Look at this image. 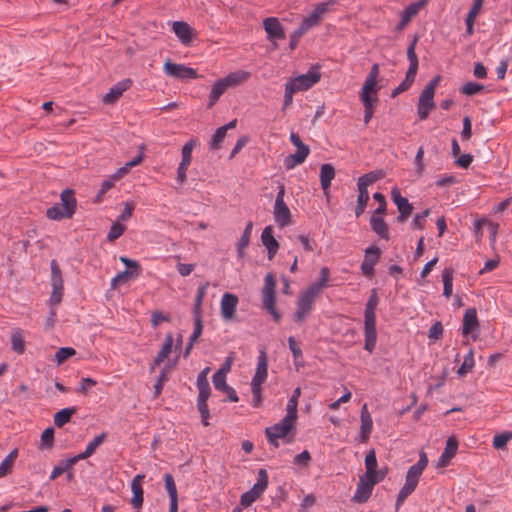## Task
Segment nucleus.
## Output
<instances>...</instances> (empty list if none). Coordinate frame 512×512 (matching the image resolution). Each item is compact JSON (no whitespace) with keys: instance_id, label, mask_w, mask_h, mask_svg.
I'll return each instance as SVG.
<instances>
[{"instance_id":"nucleus-10","label":"nucleus","mask_w":512,"mask_h":512,"mask_svg":"<svg viewBox=\"0 0 512 512\" xmlns=\"http://www.w3.org/2000/svg\"><path fill=\"white\" fill-rule=\"evenodd\" d=\"M428 464V458L425 452H421L419 455V460L416 464L412 465L406 475V485H410L414 489H416L418 485V481L420 476L422 475L424 469Z\"/></svg>"},{"instance_id":"nucleus-50","label":"nucleus","mask_w":512,"mask_h":512,"mask_svg":"<svg viewBox=\"0 0 512 512\" xmlns=\"http://www.w3.org/2000/svg\"><path fill=\"white\" fill-rule=\"evenodd\" d=\"M399 215L397 216L396 220L399 223H404L408 217L412 214L413 206L412 204L406 199L403 201L400 205L397 206Z\"/></svg>"},{"instance_id":"nucleus-63","label":"nucleus","mask_w":512,"mask_h":512,"mask_svg":"<svg viewBox=\"0 0 512 512\" xmlns=\"http://www.w3.org/2000/svg\"><path fill=\"white\" fill-rule=\"evenodd\" d=\"M76 351L75 349L71 347H62L59 348L58 351L55 354V360L58 364H62L65 362L68 358L75 355Z\"/></svg>"},{"instance_id":"nucleus-53","label":"nucleus","mask_w":512,"mask_h":512,"mask_svg":"<svg viewBox=\"0 0 512 512\" xmlns=\"http://www.w3.org/2000/svg\"><path fill=\"white\" fill-rule=\"evenodd\" d=\"M475 365L474 357H473V350L470 349L468 354L465 356L464 361L462 365L457 370V374L459 376H465L468 372H470Z\"/></svg>"},{"instance_id":"nucleus-52","label":"nucleus","mask_w":512,"mask_h":512,"mask_svg":"<svg viewBox=\"0 0 512 512\" xmlns=\"http://www.w3.org/2000/svg\"><path fill=\"white\" fill-rule=\"evenodd\" d=\"M164 482L169 499H178L177 487L173 475L170 473L164 474Z\"/></svg>"},{"instance_id":"nucleus-23","label":"nucleus","mask_w":512,"mask_h":512,"mask_svg":"<svg viewBox=\"0 0 512 512\" xmlns=\"http://www.w3.org/2000/svg\"><path fill=\"white\" fill-rule=\"evenodd\" d=\"M261 241L268 251V259L272 260L278 252L279 243L273 236V228L271 226H267L263 229Z\"/></svg>"},{"instance_id":"nucleus-28","label":"nucleus","mask_w":512,"mask_h":512,"mask_svg":"<svg viewBox=\"0 0 512 512\" xmlns=\"http://www.w3.org/2000/svg\"><path fill=\"white\" fill-rule=\"evenodd\" d=\"M173 335L172 333H168L165 337L164 344L161 349L158 351L157 356L153 360V365L151 366V372L154 371L155 366L160 365L171 353L173 347Z\"/></svg>"},{"instance_id":"nucleus-49","label":"nucleus","mask_w":512,"mask_h":512,"mask_svg":"<svg viewBox=\"0 0 512 512\" xmlns=\"http://www.w3.org/2000/svg\"><path fill=\"white\" fill-rule=\"evenodd\" d=\"M484 89H485V86L483 84L470 81V82L465 83L460 88V92L467 96H473V95L481 93Z\"/></svg>"},{"instance_id":"nucleus-38","label":"nucleus","mask_w":512,"mask_h":512,"mask_svg":"<svg viewBox=\"0 0 512 512\" xmlns=\"http://www.w3.org/2000/svg\"><path fill=\"white\" fill-rule=\"evenodd\" d=\"M78 462L77 458L75 456L61 460L52 470L50 475V480H55L60 475H62L64 472L69 470L73 465H75Z\"/></svg>"},{"instance_id":"nucleus-44","label":"nucleus","mask_w":512,"mask_h":512,"mask_svg":"<svg viewBox=\"0 0 512 512\" xmlns=\"http://www.w3.org/2000/svg\"><path fill=\"white\" fill-rule=\"evenodd\" d=\"M453 269L445 268L442 272V280H443V295L446 298H449L452 295L453 291Z\"/></svg>"},{"instance_id":"nucleus-37","label":"nucleus","mask_w":512,"mask_h":512,"mask_svg":"<svg viewBox=\"0 0 512 512\" xmlns=\"http://www.w3.org/2000/svg\"><path fill=\"white\" fill-rule=\"evenodd\" d=\"M253 229V222L249 221L246 224V227L243 231L242 236L240 237L238 243H237V255L239 258L244 257V250L248 247L250 243L251 233Z\"/></svg>"},{"instance_id":"nucleus-42","label":"nucleus","mask_w":512,"mask_h":512,"mask_svg":"<svg viewBox=\"0 0 512 512\" xmlns=\"http://www.w3.org/2000/svg\"><path fill=\"white\" fill-rule=\"evenodd\" d=\"M383 177L382 171H372L369 173L364 174L358 179L357 186L358 188H363L364 190H368V186L377 182Z\"/></svg>"},{"instance_id":"nucleus-34","label":"nucleus","mask_w":512,"mask_h":512,"mask_svg":"<svg viewBox=\"0 0 512 512\" xmlns=\"http://www.w3.org/2000/svg\"><path fill=\"white\" fill-rule=\"evenodd\" d=\"M335 177V169L331 164H323L320 168V183L323 191L327 194L331 181Z\"/></svg>"},{"instance_id":"nucleus-41","label":"nucleus","mask_w":512,"mask_h":512,"mask_svg":"<svg viewBox=\"0 0 512 512\" xmlns=\"http://www.w3.org/2000/svg\"><path fill=\"white\" fill-rule=\"evenodd\" d=\"M18 456V450H12L0 463V478L11 473L15 460Z\"/></svg>"},{"instance_id":"nucleus-33","label":"nucleus","mask_w":512,"mask_h":512,"mask_svg":"<svg viewBox=\"0 0 512 512\" xmlns=\"http://www.w3.org/2000/svg\"><path fill=\"white\" fill-rule=\"evenodd\" d=\"M330 278V270L328 267L321 268L319 279L312 283L307 290L311 291L314 295L318 296L320 292L328 286Z\"/></svg>"},{"instance_id":"nucleus-54","label":"nucleus","mask_w":512,"mask_h":512,"mask_svg":"<svg viewBox=\"0 0 512 512\" xmlns=\"http://www.w3.org/2000/svg\"><path fill=\"white\" fill-rule=\"evenodd\" d=\"M54 444V429L46 428L41 435L40 449H51Z\"/></svg>"},{"instance_id":"nucleus-48","label":"nucleus","mask_w":512,"mask_h":512,"mask_svg":"<svg viewBox=\"0 0 512 512\" xmlns=\"http://www.w3.org/2000/svg\"><path fill=\"white\" fill-rule=\"evenodd\" d=\"M307 156L308 155L298 152H295L294 154H289L284 159V166L288 170L293 169L297 165L302 164L306 160Z\"/></svg>"},{"instance_id":"nucleus-19","label":"nucleus","mask_w":512,"mask_h":512,"mask_svg":"<svg viewBox=\"0 0 512 512\" xmlns=\"http://www.w3.org/2000/svg\"><path fill=\"white\" fill-rule=\"evenodd\" d=\"M144 478H145V475L138 474L133 478V480L131 482V490L133 492L131 504L137 510V512H139L143 506L144 491L142 488V480Z\"/></svg>"},{"instance_id":"nucleus-18","label":"nucleus","mask_w":512,"mask_h":512,"mask_svg":"<svg viewBox=\"0 0 512 512\" xmlns=\"http://www.w3.org/2000/svg\"><path fill=\"white\" fill-rule=\"evenodd\" d=\"M238 301V297L232 293H225L222 296L220 310L224 320L234 318Z\"/></svg>"},{"instance_id":"nucleus-5","label":"nucleus","mask_w":512,"mask_h":512,"mask_svg":"<svg viewBox=\"0 0 512 512\" xmlns=\"http://www.w3.org/2000/svg\"><path fill=\"white\" fill-rule=\"evenodd\" d=\"M336 2V0H328L326 2L316 4L312 12L302 20L299 27H301L306 33L310 29L317 27L321 23L324 14L329 11Z\"/></svg>"},{"instance_id":"nucleus-22","label":"nucleus","mask_w":512,"mask_h":512,"mask_svg":"<svg viewBox=\"0 0 512 512\" xmlns=\"http://www.w3.org/2000/svg\"><path fill=\"white\" fill-rule=\"evenodd\" d=\"M274 220L279 227H286L291 224V212L287 204L284 202L274 203Z\"/></svg>"},{"instance_id":"nucleus-46","label":"nucleus","mask_w":512,"mask_h":512,"mask_svg":"<svg viewBox=\"0 0 512 512\" xmlns=\"http://www.w3.org/2000/svg\"><path fill=\"white\" fill-rule=\"evenodd\" d=\"M358 191H359V194H358V198H357V205L355 208L356 217H359L364 213L365 208H366L367 203L370 198L368 190H364V187L358 188Z\"/></svg>"},{"instance_id":"nucleus-26","label":"nucleus","mask_w":512,"mask_h":512,"mask_svg":"<svg viewBox=\"0 0 512 512\" xmlns=\"http://www.w3.org/2000/svg\"><path fill=\"white\" fill-rule=\"evenodd\" d=\"M458 450V441L455 437H449L446 442V447L441 456L439 457L437 467H446L450 460L456 455Z\"/></svg>"},{"instance_id":"nucleus-14","label":"nucleus","mask_w":512,"mask_h":512,"mask_svg":"<svg viewBox=\"0 0 512 512\" xmlns=\"http://www.w3.org/2000/svg\"><path fill=\"white\" fill-rule=\"evenodd\" d=\"M132 86V80L130 78H125L115 85H113L107 94H105L102 98V101L105 104H114L119 100L122 94L130 89Z\"/></svg>"},{"instance_id":"nucleus-57","label":"nucleus","mask_w":512,"mask_h":512,"mask_svg":"<svg viewBox=\"0 0 512 512\" xmlns=\"http://www.w3.org/2000/svg\"><path fill=\"white\" fill-rule=\"evenodd\" d=\"M226 132L224 131V128H217L215 133L213 134L209 146L211 150H218L221 147V143L226 137Z\"/></svg>"},{"instance_id":"nucleus-36","label":"nucleus","mask_w":512,"mask_h":512,"mask_svg":"<svg viewBox=\"0 0 512 512\" xmlns=\"http://www.w3.org/2000/svg\"><path fill=\"white\" fill-rule=\"evenodd\" d=\"M227 89L228 87L225 84L224 80L222 78L218 79L212 86L209 95L208 108H212Z\"/></svg>"},{"instance_id":"nucleus-7","label":"nucleus","mask_w":512,"mask_h":512,"mask_svg":"<svg viewBox=\"0 0 512 512\" xmlns=\"http://www.w3.org/2000/svg\"><path fill=\"white\" fill-rule=\"evenodd\" d=\"M316 298L317 296L307 289L301 293L297 300V309L294 314L295 322L303 323L305 321L313 309Z\"/></svg>"},{"instance_id":"nucleus-8","label":"nucleus","mask_w":512,"mask_h":512,"mask_svg":"<svg viewBox=\"0 0 512 512\" xmlns=\"http://www.w3.org/2000/svg\"><path fill=\"white\" fill-rule=\"evenodd\" d=\"M321 75L317 70L310 69L307 73L299 75L287 81L296 92L306 91L320 81Z\"/></svg>"},{"instance_id":"nucleus-4","label":"nucleus","mask_w":512,"mask_h":512,"mask_svg":"<svg viewBox=\"0 0 512 512\" xmlns=\"http://www.w3.org/2000/svg\"><path fill=\"white\" fill-rule=\"evenodd\" d=\"M269 483V477L266 469H259L258 471V479L257 482L253 485V487L243 493L240 497V504L247 508L249 507L253 502H255L267 489Z\"/></svg>"},{"instance_id":"nucleus-58","label":"nucleus","mask_w":512,"mask_h":512,"mask_svg":"<svg viewBox=\"0 0 512 512\" xmlns=\"http://www.w3.org/2000/svg\"><path fill=\"white\" fill-rule=\"evenodd\" d=\"M120 261L127 267L126 270L132 272V278H137L140 275L142 269L137 261L124 256L120 257Z\"/></svg>"},{"instance_id":"nucleus-40","label":"nucleus","mask_w":512,"mask_h":512,"mask_svg":"<svg viewBox=\"0 0 512 512\" xmlns=\"http://www.w3.org/2000/svg\"><path fill=\"white\" fill-rule=\"evenodd\" d=\"M416 74L415 72L407 71L404 80L392 91L391 97L395 98L407 91L413 85Z\"/></svg>"},{"instance_id":"nucleus-13","label":"nucleus","mask_w":512,"mask_h":512,"mask_svg":"<svg viewBox=\"0 0 512 512\" xmlns=\"http://www.w3.org/2000/svg\"><path fill=\"white\" fill-rule=\"evenodd\" d=\"M375 481L366 479L365 476H361L357 484V489L352 497V501L355 503H365L370 498Z\"/></svg>"},{"instance_id":"nucleus-25","label":"nucleus","mask_w":512,"mask_h":512,"mask_svg":"<svg viewBox=\"0 0 512 512\" xmlns=\"http://www.w3.org/2000/svg\"><path fill=\"white\" fill-rule=\"evenodd\" d=\"M378 76H379V65L377 63H375L372 65L370 72L364 81L361 92L378 94V91L381 88L380 86L377 85Z\"/></svg>"},{"instance_id":"nucleus-24","label":"nucleus","mask_w":512,"mask_h":512,"mask_svg":"<svg viewBox=\"0 0 512 512\" xmlns=\"http://www.w3.org/2000/svg\"><path fill=\"white\" fill-rule=\"evenodd\" d=\"M360 100L364 106V123L368 124L373 117L375 104L378 102L377 94L360 92Z\"/></svg>"},{"instance_id":"nucleus-16","label":"nucleus","mask_w":512,"mask_h":512,"mask_svg":"<svg viewBox=\"0 0 512 512\" xmlns=\"http://www.w3.org/2000/svg\"><path fill=\"white\" fill-rule=\"evenodd\" d=\"M434 108V94L422 90L417 104V114L419 119L426 120L429 117L431 110Z\"/></svg>"},{"instance_id":"nucleus-12","label":"nucleus","mask_w":512,"mask_h":512,"mask_svg":"<svg viewBox=\"0 0 512 512\" xmlns=\"http://www.w3.org/2000/svg\"><path fill=\"white\" fill-rule=\"evenodd\" d=\"M381 250L377 246H371L365 250V259L361 264V272L364 276L370 277L374 274V266L378 263Z\"/></svg>"},{"instance_id":"nucleus-1","label":"nucleus","mask_w":512,"mask_h":512,"mask_svg":"<svg viewBox=\"0 0 512 512\" xmlns=\"http://www.w3.org/2000/svg\"><path fill=\"white\" fill-rule=\"evenodd\" d=\"M379 303L377 290L372 289L371 295L365 305L364 312V335L365 344L364 349L369 353H372L376 346L377 331H376V313L375 310Z\"/></svg>"},{"instance_id":"nucleus-11","label":"nucleus","mask_w":512,"mask_h":512,"mask_svg":"<svg viewBox=\"0 0 512 512\" xmlns=\"http://www.w3.org/2000/svg\"><path fill=\"white\" fill-rule=\"evenodd\" d=\"M263 28L269 41L283 40L286 37L284 27L276 17L265 18Z\"/></svg>"},{"instance_id":"nucleus-39","label":"nucleus","mask_w":512,"mask_h":512,"mask_svg":"<svg viewBox=\"0 0 512 512\" xmlns=\"http://www.w3.org/2000/svg\"><path fill=\"white\" fill-rule=\"evenodd\" d=\"M198 140L196 138H191L187 141L181 150L182 160L179 165L189 167L192 161V152L195 146L197 145Z\"/></svg>"},{"instance_id":"nucleus-31","label":"nucleus","mask_w":512,"mask_h":512,"mask_svg":"<svg viewBox=\"0 0 512 512\" xmlns=\"http://www.w3.org/2000/svg\"><path fill=\"white\" fill-rule=\"evenodd\" d=\"M106 438V432H102L101 434L94 437L93 440L87 444L86 449L75 456L77 460L80 461L89 458L95 452V450L106 440Z\"/></svg>"},{"instance_id":"nucleus-43","label":"nucleus","mask_w":512,"mask_h":512,"mask_svg":"<svg viewBox=\"0 0 512 512\" xmlns=\"http://www.w3.org/2000/svg\"><path fill=\"white\" fill-rule=\"evenodd\" d=\"M417 41H418V39H417V37H415L407 48V59L409 61V67H408L407 71H411V72H415V73H417L418 66H419L418 57L415 52Z\"/></svg>"},{"instance_id":"nucleus-32","label":"nucleus","mask_w":512,"mask_h":512,"mask_svg":"<svg viewBox=\"0 0 512 512\" xmlns=\"http://www.w3.org/2000/svg\"><path fill=\"white\" fill-rule=\"evenodd\" d=\"M251 76V73L244 70H237L235 72L229 73L226 77L222 78L227 85L230 87H237L242 83L246 82Z\"/></svg>"},{"instance_id":"nucleus-20","label":"nucleus","mask_w":512,"mask_h":512,"mask_svg":"<svg viewBox=\"0 0 512 512\" xmlns=\"http://www.w3.org/2000/svg\"><path fill=\"white\" fill-rule=\"evenodd\" d=\"M361 426H360V433H359V441L361 443H366L370 437V434L373 429V420L372 417L368 411L367 404H364L361 408Z\"/></svg>"},{"instance_id":"nucleus-59","label":"nucleus","mask_w":512,"mask_h":512,"mask_svg":"<svg viewBox=\"0 0 512 512\" xmlns=\"http://www.w3.org/2000/svg\"><path fill=\"white\" fill-rule=\"evenodd\" d=\"M290 141L297 148L296 152L302 153L305 155H309L310 148L306 144L303 143V141L301 140V138L299 137L298 134H296L295 132H291L290 133Z\"/></svg>"},{"instance_id":"nucleus-51","label":"nucleus","mask_w":512,"mask_h":512,"mask_svg":"<svg viewBox=\"0 0 512 512\" xmlns=\"http://www.w3.org/2000/svg\"><path fill=\"white\" fill-rule=\"evenodd\" d=\"M62 206L59 203H56L49 209H47L46 216L51 220L60 221L62 219H69L70 216L66 215V212L63 211Z\"/></svg>"},{"instance_id":"nucleus-64","label":"nucleus","mask_w":512,"mask_h":512,"mask_svg":"<svg viewBox=\"0 0 512 512\" xmlns=\"http://www.w3.org/2000/svg\"><path fill=\"white\" fill-rule=\"evenodd\" d=\"M510 439H512V432L498 434L493 438V447L496 449H502L507 445Z\"/></svg>"},{"instance_id":"nucleus-17","label":"nucleus","mask_w":512,"mask_h":512,"mask_svg":"<svg viewBox=\"0 0 512 512\" xmlns=\"http://www.w3.org/2000/svg\"><path fill=\"white\" fill-rule=\"evenodd\" d=\"M427 3V0H419L417 2H413L409 4L401 13V19L396 26V30H403L411 21L413 17H415L421 8H423Z\"/></svg>"},{"instance_id":"nucleus-47","label":"nucleus","mask_w":512,"mask_h":512,"mask_svg":"<svg viewBox=\"0 0 512 512\" xmlns=\"http://www.w3.org/2000/svg\"><path fill=\"white\" fill-rule=\"evenodd\" d=\"M11 347L19 355L24 353L25 341L20 330H16L11 334Z\"/></svg>"},{"instance_id":"nucleus-2","label":"nucleus","mask_w":512,"mask_h":512,"mask_svg":"<svg viewBox=\"0 0 512 512\" xmlns=\"http://www.w3.org/2000/svg\"><path fill=\"white\" fill-rule=\"evenodd\" d=\"M262 306L276 323L281 320V313L276 308V280L272 273H268L264 279L262 289Z\"/></svg>"},{"instance_id":"nucleus-61","label":"nucleus","mask_w":512,"mask_h":512,"mask_svg":"<svg viewBox=\"0 0 512 512\" xmlns=\"http://www.w3.org/2000/svg\"><path fill=\"white\" fill-rule=\"evenodd\" d=\"M168 371H169V367L165 366L161 370V372H160V374H159V376H158V378H157V380H156V382L154 384V394H155L156 397L159 396L160 393L162 392L163 384L168 379Z\"/></svg>"},{"instance_id":"nucleus-21","label":"nucleus","mask_w":512,"mask_h":512,"mask_svg":"<svg viewBox=\"0 0 512 512\" xmlns=\"http://www.w3.org/2000/svg\"><path fill=\"white\" fill-rule=\"evenodd\" d=\"M479 330V321L477 311L475 308H468L463 317L462 334L464 336L473 335L474 332Z\"/></svg>"},{"instance_id":"nucleus-3","label":"nucleus","mask_w":512,"mask_h":512,"mask_svg":"<svg viewBox=\"0 0 512 512\" xmlns=\"http://www.w3.org/2000/svg\"><path fill=\"white\" fill-rule=\"evenodd\" d=\"M294 425V423L283 418L273 426L267 427L265 429V435L269 444L278 448L279 439H283L284 443H291L293 441V436H289V433L294 428Z\"/></svg>"},{"instance_id":"nucleus-9","label":"nucleus","mask_w":512,"mask_h":512,"mask_svg":"<svg viewBox=\"0 0 512 512\" xmlns=\"http://www.w3.org/2000/svg\"><path fill=\"white\" fill-rule=\"evenodd\" d=\"M164 71L167 75L177 79H195L198 77L197 71L193 68L187 67L183 64L173 63L166 61L164 63Z\"/></svg>"},{"instance_id":"nucleus-56","label":"nucleus","mask_w":512,"mask_h":512,"mask_svg":"<svg viewBox=\"0 0 512 512\" xmlns=\"http://www.w3.org/2000/svg\"><path fill=\"white\" fill-rule=\"evenodd\" d=\"M212 381H213V385L216 390L221 391L224 388H226V386L228 385L226 383V370H224V369L217 370L212 377Z\"/></svg>"},{"instance_id":"nucleus-29","label":"nucleus","mask_w":512,"mask_h":512,"mask_svg":"<svg viewBox=\"0 0 512 512\" xmlns=\"http://www.w3.org/2000/svg\"><path fill=\"white\" fill-rule=\"evenodd\" d=\"M172 29L181 43L187 45L192 41V28L186 22L175 21Z\"/></svg>"},{"instance_id":"nucleus-45","label":"nucleus","mask_w":512,"mask_h":512,"mask_svg":"<svg viewBox=\"0 0 512 512\" xmlns=\"http://www.w3.org/2000/svg\"><path fill=\"white\" fill-rule=\"evenodd\" d=\"M365 467L366 472L364 474L365 477H373L374 470L377 468V458L375 449H371L367 452L365 456Z\"/></svg>"},{"instance_id":"nucleus-62","label":"nucleus","mask_w":512,"mask_h":512,"mask_svg":"<svg viewBox=\"0 0 512 512\" xmlns=\"http://www.w3.org/2000/svg\"><path fill=\"white\" fill-rule=\"evenodd\" d=\"M297 407H298V402H296V400H294V399H289L288 403H287V407H286L287 414L284 417V419L295 424L297 417H298Z\"/></svg>"},{"instance_id":"nucleus-27","label":"nucleus","mask_w":512,"mask_h":512,"mask_svg":"<svg viewBox=\"0 0 512 512\" xmlns=\"http://www.w3.org/2000/svg\"><path fill=\"white\" fill-rule=\"evenodd\" d=\"M61 203L60 206H62V210L66 212V215L72 217L76 210L77 201L74 196V191L71 189H66L62 191L61 195Z\"/></svg>"},{"instance_id":"nucleus-55","label":"nucleus","mask_w":512,"mask_h":512,"mask_svg":"<svg viewBox=\"0 0 512 512\" xmlns=\"http://www.w3.org/2000/svg\"><path fill=\"white\" fill-rule=\"evenodd\" d=\"M125 230L126 226L116 220V222H114L110 227V230L107 235V240L109 242L115 241L116 239L123 235Z\"/></svg>"},{"instance_id":"nucleus-60","label":"nucleus","mask_w":512,"mask_h":512,"mask_svg":"<svg viewBox=\"0 0 512 512\" xmlns=\"http://www.w3.org/2000/svg\"><path fill=\"white\" fill-rule=\"evenodd\" d=\"M414 488L410 485L404 484V486L401 488V490L398 493L396 503H395V509L396 511L399 510L400 506L404 503L406 498L411 495L414 492Z\"/></svg>"},{"instance_id":"nucleus-15","label":"nucleus","mask_w":512,"mask_h":512,"mask_svg":"<svg viewBox=\"0 0 512 512\" xmlns=\"http://www.w3.org/2000/svg\"><path fill=\"white\" fill-rule=\"evenodd\" d=\"M257 360L256 372L252 378L251 386H262L268 375V358L265 350H260Z\"/></svg>"},{"instance_id":"nucleus-30","label":"nucleus","mask_w":512,"mask_h":512,"mask_svg":"<svg viewBox=\"0 0 512 512\" xmlns=\"http://www.w3.org/2000/svg\"><path fill=\"white\" fill-rule=\"evenodd\" d=\"M370 225L373 232H375L380 238L389 240V227L381 216L372 215L370 218Z\"/></svg>"},{"instance_id":"nucleus-6","label":"nucleus","mask_w":512,"mask_h":512,"mask_svg":"<svg viewBox=\"0 0 512 512\" xmlns=\"http://www.w3.org/2000/svg\"><path fill=\"white\" fill-rule=\"evenodd\" d=\"M51 286L52 293L49 302L51 305H57L62 300L64 286L62 272L56 260L51 261Z\"/></svg>"},{"instance_id":"nucleus-35","label":"nucleus","mask_w":512,"mask_h":512,"mask_svg":"<svg viewBox=\"0 0 512 512\" xmlns=\"http://www.w3.org/2000/svg\"><path fill=\"white\" fill-rule=\"evenodd\" d=\"M78 411V408L76 406L67 407L64 409H61L54 415V424L56 427L61 428L68 422H70L71 417L76 414Z\"/></svg>"}]
</instances>
